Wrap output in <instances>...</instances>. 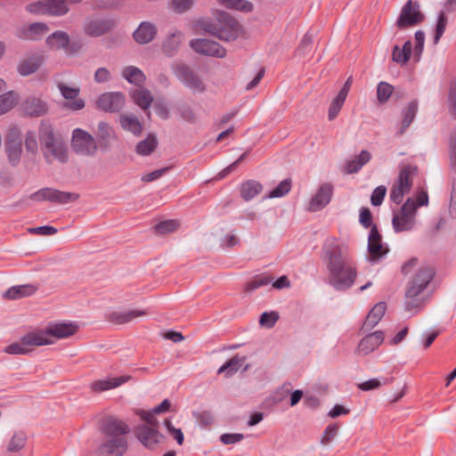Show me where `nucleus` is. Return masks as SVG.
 <instances>
[{
    "label": "nucleus",
    "instance_id": "obj_1",
    "mask_svg": "<svg viewBox=\"0 0 456 456\" xmlns=\"http://www.w3.org/2000/svg\"><path fill=\"white\" fill-rule=\"evenodd\" d=\"M327 282L337 291L351 289L357 278L358 268L354 258L339 246L327 248L324 253Z\"/></svg>",
    "mask_w": 456,
    "mask_h": 456
},
{
    "label": "nucleus",
    "instance_id": "obj_2",
    "mask_svg": "<svg viewBox=\"0 0 456 456\" xmlns=\"http://www.w3.org/2000/svg\"><path fill=\"white\" fill-rule=\"evenodd\" d=\"M435 271L429 266H421L408 281L404 293V308L411 312L419 310L425 302L424 291L432 281Z\"/></svg>",
    "mask_w": 456,
    "mask_h": 456
},
{
    "label": "nucleus",
    "instance_id": "obj_3",
    "mask_svg": "<svg viewBox=\"0 0 456 456\" xmlns=\"http://www.w3.org/2000/svg\"><path fill=\"white\" fill-rule=\"evenodd\" d=\"M201 28L223 41H233L242 32L237 20L225 12H221L214 20L201 21Z\"/></svg>",
    "mask_w": 456,
    "mask_h": 456
},
{
    "label": "nucleus",
    "instance_id": "obj_4",
    "mask_svg": "<svg viewBox=\"0 0 456 456\" xmlns=\"http://www.w3.org/2000/svg\"><path fill=\"white\" fill-rule=\"evenodd\" d=\"M41 151L47 163L58 160L66 163L69 159L68 149L60 138L55 137L53 129L49 124H42L39 128Z\"/></svg>",
    "mask_w": 456,
    "mask_h": 456
},
{
    "label": "nucleus",
    "instance_id": "obj_5",
    "mask_svg": "<svg viewBox=\"0 0 456 456\" xmlns=\"http://www.w3.org/2000/svg\"><path fill=\"white\" fill-rule=\"evenodd\" d=\"M417 173V167L411 164L403 166L398 175L396 181L391 187L390 200L397 205L402 203L403 196L411 191V177Z\"/></svg>",
    "mask_w": 456,
    "mask_h": 456
},
{
    "label": "nucleus",
    "instance_id": "obj_6",
    "mask_svg": "<svg viewBox=\"0 0 456 456\" xmlns=\"http://www.w3.org/2000/svg\"><path fill=\"white\" fill-rule=\"evenodd\" d=\"M71 149L79 156L93 157L98 149L94 137L82 128H75L71 135Z\"/></svg>",
    "mask_w": 456,
    "mask_h": 456
},
{
    "label": "nucleus",
    "instance_id": "obj_7",
    "mask_svg": "<svg viewBox=\"0 0 456 456\" xmlns=\"http://www.w3.org/2000/svg\"><path fill=\"white\" fill-rule=\"evenodd\" d=\"M174 74L193 94H203L207 89L206 84L200 76L184 63L177 64L174 68Z\"/></svg>",
    "mask_w": 456,
    "mask_h": 456
},
{
    "label": "nucleus",
    "instance_id": "obj_8",
    "mask_svg": "<svg viewBox=\"0 0 456 456\" xmlns=\"http://www.w3.org/2000/svg\"><path fill=\"white\" fill-rule=\"evenodd\" d=\"M78 197V194L74 192L62 191L45 187L30 194L29 199L34 201H50L52 203L63 205L76 201Z\"/></svg>",
    "mask_w": 456,
    "mask_h": 456
},
{
    "label": "nucleus",
    "instance_id": "obj_9",
    "mask_svg": "<svg viewBox=\"0 0 456 456\" xmlns=\"http://www.w3.org/2000/svg\"><path fill=\"white\" fill-rule=\"evenodd\" d=\"M415 207L411 198L403 204L399 213L393 216L392 224L396 232H407L413 229L415 225Z\"/></svg>",
    "mask_w": 456,
    "mask_h": 456
},
{
    "label": "nucleus",
    "instance_id": "obj_10",
    "mask_svg": "<svg viewBox=\"0 0 456 456\" xmlns=\"http://www.w3.org/2000/svg\"><path fill=\"white\" fill-rule=\"evenodd\" d=\"M424 20V15L419 11V4L417 2L409 0L403 6L400 15L396 20V26L403 29L416 26Z\"/></svg>",
    "mask_w": 456,
    "mask_h": 456
},
{
    "label": "nucleus",
    "instance_id": "obj_11",
    "mask_svg": "<svg viewBox=\"0 0 456 456\" xmlns=\"http://www.w3.org/2000/svg\"><path fill=\"white\" fill-rule=\"evenodd\" d=\"M190 46L197 53L201 55L224 58L226 56V49L217 42L207 38H196L190 42Z\"/></svg>",
    "mask_w": 456,
    "mask_h": 456
},
{
    "label": "nucleus",
    "instance_id": "obj_12",
    "mask_svg": "<svg viewBox=\"0 0 456 456\" xmlns=\"http://www.w3.org/2000/svg\"><path fill=\"white\" fill-rule=\"evenodd\" d=\"M127 446L126 437H108L95 450L94 456H123Z\"/></svg>",
    "mask_w": 456,
    "mask_h": 456
},
{
    "label": "nucleus",
    "instance_id": "obj_13",
    "mask_svg": "<svg viewBox=\"0 0 456 456\" xmlns=\"http://www.w3.org/2000/svg\"><path fill=\"white\" fill-rule=\"evenodd\" d=\"M368 251V260L372 265L377 264L388 252V248L382 243V237L376 225H373L370 231Z\"/></svg>",
    "mask_w": 456,
    "mask_h": 456
},
{
    "label": "nucleus",
    "instance_id": "obj_14",
    "mask_svg": "<svg viewBox=\"0 0 456 456\" xmlns=\"http://www.w3.org/2000/svg\"><path fill=\"white\" fill-rule=\"evenodd\" d=\"M101 432L107 437H125L130 432L128 424L114 416L106 417L101 425Z\"/></svg>",
    "mask_w": 456,
    "mask_h": 456
},
{
    "label": "nucleus",
    "instance_id": "obj_15",
    "mask_svg": "<svg viewBox=\"0 0 456 456\" xmlns=\"http://www.w3.org/2000/svg\"><path fill=\"white\" fill-rule=\"evenodd\" d=\"M334 193V187L330 183H322L316 193L311 198L307 209L311 212H317L323 209L331 201Z\"/></svg>",
    "mask_w": 456,
    "mask_h": 456
},
{
    "label": "nucleus",
    "instance_id": "obj_16",
    "mask_svg": "<svg viewBox=\"0 0 456 456\" xmlns=\"http://www.w3.org/2000/svg\"><path fill=\"white\" fill-rule=\"evenodd\" d=\"M159 428H150L145 424L139 425L135 429L137 439L148 449H155L164 440Z\"/></svg>",
    "mask_w": 456,
    "mask_h": 456
},
{
    "label": "nucleus",
    "instance_id": "obj_17",
    "mask_svg": "<svg viewBox=\"0 0 456 456\" xmlns=\"http://www.w3.org/2000/svg\"><path fill=\"white\" fill-rule=\"evenodd\" d=\"M125 104V97L121 93H105L97 100V107L106 112H118Z\"/></svg>",
    "mask_w": 456,
    "mask_h": 456
},
{
    "label": "nucleus",
    "instance_id": "obj_18",
    "mask_svg": "<svg viewBox=\"0 0 456 456\" xmlns=\"http://www.w3.org/2000/svg\"><path fill=\"white\" fill-rule=\"evenodd\" d=\"M114 26V21L110 19H88L84 24V32L90 37H98L109 31Z\"/></svg>",
    "mask_w": 456,
    "mask_h": 456
},
{
    "label": "nucleus",
    "instance_id": "obj_19",
    "mask_svg": "<svg viewBox=\"0 0 456 456\" xmlns=\"http://www.w3.org/2000/svg\"><path fill=\"white\" fill-rule=\"evenodd\" d=\"M58 88L61 95L68 101L64 106L71 110H80L85 107L84 100L77 98L79 94L78 87H70L63 83L58 84Z\"/></svg>",
    "mask_w": 456,
    "mask_h": 456
},
{
    "label": "nucleus",
    "instance_id": "obj_20",
    "mask_svg": "<svg viewBox=\"0 0 456 456\" xmlns=\"http://www.w3.org/2000/svg\"><path fill=\"white\" fill-rule=\"evenodd\" d=\"M23 344L27 345L28 348L31 346H41L52 345L54 343L53 338H49L47 329H37L31 330L21 337Z\"/></svg>",
    "mask_w": 456,
    "mask_h": 456
},
{
    "label": "nucleus",
    "instance_id": "obj_21",
    "mask_svg": "<svg viewBox=\"0 0 456 456\" xmlns=\"http://www.w3.org/2000/svg\"><path fill=\"white\" fill-rule=\"evenodd\" d=\"M46 329L49 338L61 339L74 335L77 331L78 326L73 322H53Z\"/></svg>",
    "mask_w": 456,
    "mask_h": 456
},
{
    "label": "nucleus",
    "instance_id": "obj_22",
    "mask_svg": "<svg viewBox=\"0 0 456 456\" xmlns=\"http://www.w3.org/2000/svg\"><path fill=\"white\" fill-rule=\"evenodd\" d=\"M24 113L30 117L44 116L47 110V103L41 98L36 96L28 97L21 104Z\"/></svg>",
    "mask_w": 456,
    "mask_h": 456
},
{
    "label": "nucleus",
    "instance_id": "obj_23",
    "mask_svg": "<svg viewBox=\"0 0 456 456\" xmlns=\"http://www.w3.org/2000/svg\"><path fill=\"white\" fill-rule=\"evenodd\" d=\"M384 340V333L377 330L365 336L359 343L357 350L362 354H368L374 351Z\"/></svg>",
    "mask_w": 456,
    "mask_h": 456
},
{
    "label": "nucleus",
    "instance_id": "obj_24",
    "mask_svg": "<svg viewBox=\"0 0 456 456\" xmlns=\"http://www.w3.org/2000/svg\"><path fill=\"white\" fill-rule=\"evenodd\" d=\"M144 310L116 311L109 314L108 321L114 324H125L133 322L134 319L147 315Z\"/></svg>",
    "mask_w": 456,
    "mask_h": 456
},
{
    "label": "nucleus",
    "instance_id": "obj_25",
    "mask_svg": "<svg viewBox=\"0 0 456 456\" xmlns=\"http://www.w3.org/2000/svg\"><path fill=\"white\" fill-rule=\"evenodd\" d=\"M37 290V287L32 284L16 285L5 290L3 294V297L6 300H17L32 296Z\"/></svg>",
    "mask_w": 456,
    "mask_h": 456
},
{
    "label": "nucleus",
    "instance_id": "obj_26",
    "mask_svg": "<svg viewBox=\"0 0 456 456\" xmlns=\"http://www.w3.org/2000/svg\"><path fill=\"white\" fill-rule=\"evenodd\" d=\"M129 379V377L120 376L116 378H109L106 379H98L92 382L90 387L92 391L101 393L116 388L126 383Z\"/></svg>",
    "mask_w": 456,
    "mask_h": 456
},
{
    "label": "nucleus",
    "instance_id": "obj_27",
    "mask_svg": "<svg viewBox=\"0 0 456 456\" xmlns=\"http://www.w3.org/2000/svg\"><path fill=\"white\" fill-rule=\"evenodd\" d=\"M418 102L416 100H413L410 102L403 110V120L401 123V126L399 129L395 132V135L401 136L403 135L407 128L411 126V124L413 122L417 112H418Z\"/></svg>",
    "mask_w": 456,
    "mask_h": 456
},
{
    "label": "nucleus",
    "instance_id": "obj_28",
    "mask_svg": "<svg viewBox=\"0 0 456 456\" xmlns=\"http://www.w3.org/2000/svg\"><path fill=\"white\" fill-rule=\"evenodd\" d=\"M156 34L157 28L153 24L142 21L134 32L133 37L137 43L143 45L152 41Z\"/></svg>",
    "mask_w": 456,
    "mask_h": 456
},
{
    "label": "nucleus",
    "instance_id": "obj_29",
    "mask_svg": "<svg viewBox=\"0 0 456 456\" xmlns=\"http://www.w3.org/2000/svg\"><path fill=\"white\" fill-rule=\"evenodd\" d=\"M386 309V303L379 302L376 304L368 314L362 324V330L366 331L372 330L385 314Z\"/></svg>",
    "mask_w": 456,
    "mask_h": 456
},
{
    "label": "nucleus",
    "instance_id": "obj_30",
    "mask_svg": "<svg viewBox=\"0 0 456 456\" xmlns=\"http://www.w3.org/2000/svg\"><path fill=\"white\" fill-rule=\"evenodd\" d=\"M370 153L368 151L363 150L354 159L346 161L343 171L347 175L357 173L370 160Z\"/></svg>",
    "mask_w": 456,
    "mask_h": 456
},
{
    "label": "nucleus",
    "instance_id": "obj_31",
    "mask_svg": "<svg viewBox=\"0 0 456 456\" xmlns=\"http://www.w3.org/2000/svg\"><path fill=\"white\" fill-rule=\"evenodd\" d=\"M263 190L262 184L256 180H248L240 184V192L241 198L249 201L257 196Z\"/></svg>",
    "mask_w": 456,
    "mask_h": 456
},
{
    "label": "nucleus",
    "instance_id": "obj_32",
    "mask_svg": "<svg viewBox=\"0 0 456 456\" xmlns=\"http://www.w3.org/2000/svg\"><path fill=\"white\" fill-rule=\"evenodd\" d=\"M82 0H47V13L53 16H61L68 12V3L79 4Z\"/></svg>",
    "mask_w": 456,
    "mask_h": 456
},
{
    "label": "nucleus",
    "instance_id": "obj_33",
    "mask_svg": "<svg viewBox=\"0 0 456 456\" xmlns=\"http://www.w3.org/2000/svg\"><path fill=\"white\" fill-rule=\"evenodd\" d=\"M411 52L412 45L411 41H406L402 48L395 45L392 52V60L398 64L403 65L410 60Z\"/></svg>",
    "mask_w": 456,
    "mask_h": 456
},
{
    "label": "nucleus",
    "instance_id": "obj_34",
    "mask_svg": "<svg viewBox=\"0 0 456 456\" xmlns=\"http://www.w3.org/2000/svg\"><path fill=\"white\" fill-rule=\"evenodd\" d=\"M122 76L128 83L138 86L143 85L146 79L143 72L134 66L126 67L122 71Z\"/></svg>",
    "mask_w": 456,
    "mask_h": 456
},
{
    "label": "nucleus",
    "instance_id": "obj_35",
    "mask_svg": "<svg viewBox=\"0 0 456 456\" xmlns=\"http://www.w3.org/2000/svg\"><path fill=\"white\" fill-rule=\"evenodd\" d=\"M131 97L134 103H136L142 110H147L153 101L150 91L146 88L134 90L131 93Z\"/></svg>",
    "mask_w": 456,
    "mask_h": 456
},
{
    "label": "nucleus",
    "instance_id": "obj_36",
    "mask_svg": "<svg viewBox=\"0 0 456 456\" xmlns=\"http://www.w3.org/2000/svg\"><path fill=\"white\" fill-rule=\"evenodd\" d=\"M120 125L123 129L138 135L142 133V126L139 119L134 115H122L120 117Z\"/></svg>",
    "mask_w": 456,
    "mask_h": 456
},
{
    "label": "nucleus",
    "instance_id": "obj_37",
    "mask_svg": "<svg viewBox=\"0 0 456 456\" xmlns=\"http://www.w3.org/2000/svg\"><path fill=\"white\" fill-rule=\"evenodd\" d=\"M69 43V37L64 31H56L49 36L46 39V44L55 49L65 48Z\"/></svg>",
    "mask_w": 456,
    "mask_h": 456
},
{
    "label": "nucleus",
    "instance_id": "obj_38",
    "mask_svg": "<svg viewBox=\"0 0 456 456\" xmlns=\"http://www.w3.org/2000/svg\"><path fill=\"white\" fill-rule=\"evenodd\" d=\"M158 146V141L155 135L149 134L144 140L139 142L136 145V152L142 156H148L155 151Z\"/></svg>",
    "mask_w": 456,
    "mask_h": 456
},
{
    "label": "nucleus",
    "instance_id": "obj_39",
    "mask_svg": "<svg viewBox=\"0 0 456 456\" xmlns=\"http://www.w3.org/2000/svg\"><path fill=\"white\" fill-rule=\"evenodd\" d=\"M27 435L23 431H17L13 434L7 445L9 452H20L27 444Z\"/></svg>",
    "mask_w": 456,
    "mask_h": 456
},
{
    "label": "nucleus",
    "instance_id": "obj_40",
    "mask_svg": "<svg viewBox=\"0 0 456 456\" xmlns=\"http://www.w3.org/2000/svg\"><path fill=\"white\" fill-rule=\"evenodd\" d=\"M218 4L237 11L249 12L253 11V4L247 0H217Z\"/></svg>",
    "mask_w": 456,
    "mask_h": 456
},
{
    "label": "nucleus",
    "instance_id": "obj_41",
    "mask_svg": "<svg viewBox=\"0 0 456 456\" xmlns=\"http://www.w3.org/2000/svg\"><path fill=\"white\" fill-rule=\"evenodd\" d=\"M6 152L11 164L12 166H16L20 159L22 141H16L13 143H6Z\"/></svg>",
    "mask_w": 456,
    "mask_h": 456
},
{
    "label": "nucleus",
    "instance_id": "obj_42",
    "mask_svg": "<svg viewBox=\"0 0 456 456\" xmlns=\"http://www.w3.org/2000/svg\"><path fill=\"white\" fill-rule=\"evenodd\" d=\"M40 64L41 59L39 57H31L19 65V73L22 76L30 75L38 69Z\"/></svg>",
    "mask_w": 456,
    "mask_h": 456
},
{
    "label": "nucleus",
    "instance_id": "obj_43",
    "mask_svg": "<svg viewBox=\"0 0 456 456\" xmlns=\"http://www.w3.org/2000/svg\"><path fill=\"white\" fill-rule=\"evenodd\" d=\"M18 102V95L12 91L0 95V115L12 110Z\"/></svg>",
    "mask_w": 456,
    "mask_h": 456
},
{
    "label": "nucleus",
    "instance_id": "obj_44",
    "mask_svg": "<svg viewBox=\"0 0 456 456\" xmlns=\"http://www.w3.org/2000/svg\"><path fill=\"white\" fill-rule=\"evenodd\" d=\"M393 381V378H381L370 379L358 385V387L362 391H370L377 389L381 386L388 385Z\"/></svg>",
    "mask_w": 456,
    "mask_h": 456
},
{
    "label": "nucleus",
    "instance_id": "obj_45",
    "mask_svg": "<svg viewBox=\"0 0 456 456\" xmlns=\"http://www.w3.org/2000/svg\"><path fill=\"white\" fill-rule=\"evenodd\" d=\"M48 31V27L43 22H35L29 25L24 32V38L36 39L37 37L44 35Z\"/></svg>",
    "mask_w": 456,
    "mask_h": 456
},
{
    "label": "nucleus",
    "instance_id": "obj_46",
    "mask_svg": "<svg viewBox=\"0 0 456 456\" xmlns=\"http://www.w3.org/2000/svg\"><path fill=\"white\" fill-rule=\"evenodd\" d=\"M394 92V86L387 82H379L377 86V99L380 104L386 103Z\"/></svg>",
    "mask_w": 456,
    "mask_h": 456
},
{
    "label": "nucleus",
    "instance_id": "obj_47",
    "mask_svg": "<svg viewBox=\"0 0 456 456\" xmlns=\"http://www.w3.org/2000/svg\"><path fill=\"white\" fill-rule=\"evenodd\" d=\"M346 96H344L340 94H338V95L331 101L330 105L329 107V111H328L329 120H333L338 117V113L340 112V110L346 102Z\"/></svg>",
    "mask_w": 456,
    "mask_h": 456
},
{
    "label": "nucleus",
    "instance_id": "obj_48",
    "mask_svg": "<svg viewBox=\"0 0 456 456\" xmlns=\"http://www.w3.org/2000/svg\"><path fill=\"white\" fill-rule=\"evenodd\" d=\"M290 190H291V180L284 179L273 190H272L268 193L267 198L273 199V198L283 197L286 194H288Z\"/></svg>",
    "mask_w": 456,
    "mask_h": 456
},
{
    "label": "nucleus",
    "instance_id": "obj_49",
    "mask_svg": "<svg viewBox=\"0 0 456 456\" xmlns=\"http://www.w3.org/2000/svg\"><path fill=\"white\" fill-rule=\"evenodd\" d=\"M447 26V17L444 13V11H441L438 13L436 25L435 28V35H434V44H438L439 40L441 39L442 36L444 33V30Z\"/></svg>",
    "mask_w": 456,
    "mask_h": 456
},
{
    "label": "nucleus",
    "instance_id": "obj_50",
    "mask_svg": "<svg viewBox=\"0 0 456 456\" xmlns=\"http://www.w3.org/2000/svg\"><path fill=\"white\" fill-rule=\"evenodd\" d=\"M179 226L176 220L170 219L159 223L155 225V232L159 234H166L175 231Z\"/></svg>",
    "mask_w": 456,
    "mask_h": 456
},
{
    "label": "nucleus",
    "instance_id": "obj_51",
    "mask_svg": "<svg viewBox=\"0 0 456 456\" xmlns=\"http://www.w3.org/2000/svg\"><path fill=\"white\" fill-rule=\"evenodd\" d=\"M448 109L451 116L456 119V77L453 78L450 84Z\"/></svg>",
    "mask_w": 456,
    "mask_h": 456
},
{
    "label": "nucleus",
    "instance_id": "obj_52",
    "mask_svg": "<svg viewBox=\"0 0 456 456\" xmlns=\"http://www.w3.org/2000/svg\"><path fill=\"white\" fill-rule=\"evenodd\" d=\"M240 364V360L238 357H233L219 368L218 373L225 371V376L230 377L239 370Z\"/></svg>",
    "mask_w": 456,
    "mask_h": 456
},
{
    "label": "nucleus",
    "instance_id": "obj_53",
    "mask_svg": "<svg viewBox=\"0 0 456 456\" xmlns=\"http://www.w3.org/2000/svg\"><path fill=\"white\" fill-rule=\"evenodd\" d=\"M181 35L182 33L178 30H175L173 33H171L168 38L163 44L164 50L167 53L175 51L180 44Z\"/></svg>",
    "mask_w": 456,
    "mask_h": 456
},
{
    "label": "nucleus",
    "instance_id": "obj_54",
    "mask_svg": "<svg viewBox=\"0 0 456 456\" xmlns=\"http://www.w3.org/2000/svg\"><path fill=\"white\" fill-rule=\"evenodd\" d=\"M272 279L268 276L258 275L246 284L245 289L248 292L253 291L260 287H264L271 283Z\"/></svg>",
    "mask_w": 456,
    "mask_h": 456
},
{
    "label": "nucleus",
    "instance_id": "obj_55",
    "mask_svg": "<svg viewBox=\"0 0 456 456\" xmlns=\"http://www.w3.org/2000/svg\"><path fill=\"white\" fill-rule=\"evenodd\" d=\"M136 414L144 420L150 428H159V420L155 417V412H153V409L151 411H144V410H137Z\"/></svg>",
    "mask_w": 456,
    "mask_h": 456
},
{
    "label": "nucleus",
    "instance_id": "obj_56",
    "mask_svg": "<svg viewBox=\"0 0 456 456\" xmlns=\"http://www.w3.org/2000/svg\"><path fill=\"white\" fill-rule=\"evenodd\" d=\"M279 319V315L276 312H265L261 314L259 323L262 327L268 329L273 328Z\"/></svg>",
    "mask_w": 456,
    "mask_h": 456
},
{
    "label": "nucleus",
    "instance_id": "obj_57",
    "mask_svg": "<svg viewBox=\"0 0 456 456\" xmlns=\"http://www.w3.org/2000/svg\"><path fill=\"white\" fill-rule=\"evenodd\" d=\"M4 352L9 354H27L30 352V348L20 340L7 346Z\"/></svg>",
    "mask_w": 456,
    "mask_h": 456
},
{
    "label": "nucleus",
    "instance_id": "obj_58",
    "mask_svg": "<svg viewBox=\"0 0 456 456\" xmlns=\"http://www.w3.org/2000/svg\"><path fill=\"white\" fill-rule=\"evenodd\" d=\"M97 134L101 141L107 142L112 137L114 131L108 123L101 121L97 126Z\"/></svg>",
    "mask_w": 456,
    "mask_h": 456
},
{
    "label": "nucleus",
    "instance_id": "obj_59",
    "mask_svg": "<svg viewBox=\"0 0 456 456\" xmlns=\"http://www.w3.org/2000/svg\"><path fill=\"white\" fill-rule=\"evenodd\" d=\"M194 417L200 427L208 428L214 423V416L209 411H203L194 414Z\"/></svg>",
    "mask_w": 456,
    "mask_h": 456
},
{
    "label": "nucleus",
    "instance_id": "obj_60",
    "mask_svg": "<svg viewBox=\"0 0 456 456\" xmlns=\"http://www.w3.org/2000/svg\"><path fill=\"white\" fill-rule=\"evenodd\" d=\"M387 188L384 185H379L375 188L370 196V202L372 206H380L385 199Z\"/></svg>",
    "mask_w": 456,
    "mask_h": 456
},
{
    "label": "nucleus",
    "instance_id": "obj_61",
    "mask_svg": "<svg viewBox=\"0 0 456 456\" xmlns=\"http://www.w3.org/2000/svg\"><path fill=\"white\" fill-rule=\"evenodd\" d=\"M338 426L337 424H331V425L327 426V428H325V430L322 434L321 443L322 444H330L334 439V437L338 435Z\"/></svg>",
    "mask_w": 456,
    "mask_h": 456
},
{
    "label": "nucleus",
    "instance_id": "obj_62",
    "mask_svg": "<svg viewBox=\"0 0 456 456\" xmlns=\"http://www.w3.org/2000/svg\"><path fill=\"white\" fill-rule=\"evenodd\" d=\"M25 147L28 152L36 153L38 150L37 134L35 132L28 131L25 137Z\"/></svg>",
    "mask_w": 456,
    "mask_h": 456
},
{
    "label": "nucleus",
    "instance_id": "obj_63",
    "mask_svg": "<svg viewBox=\"0 0 456 456\" xmlns=\"http://www.w3.org/2000/svg\"><path fill=\"white\" fill-rule=\"evenodd\" d=\"M28 232L31 234L49 236V235H53V234L57 233V229L51 225H43V226L29 228Z\"/></svg>",
    "mask_w": 456,
    "mask_h": 456
},
{
    "label": "nucleus",
    "instance_id": "obj_64",
    "mask_svg": "<svg viewBox=\"0 0 456 456\" xmlns=\"http://www.w3.org/2000/svg\"><path fill=\"white\" fill-rule=\"evenodd\" d=\"M450 159L452 168L456 171V130L450 136Z\"/></svg>",
    "mask_w": 456,
    "mask_h": 456
}]
</instances>
